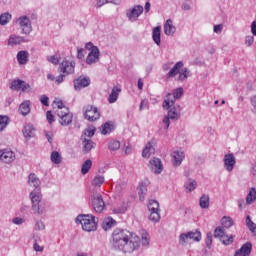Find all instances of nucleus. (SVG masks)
Returning a JSON list of instances; mask_svg holds the SVG:
<instances>
[{
	"label": "nucleus",
	"instance_id": "nucleus-60",
	"mask_svg": "<svg viewBox=\"0 0 256 256\" xmlns=\"http://www.w3.org/2000/svg\"><path fill=\"white\" fill-rule=\"evenodd\" d=\"M78 54H77V57L78 59H83V57H85V54H84V49L83 48H78Z\"/></svg>",
	"mask_w": 256,
	"mask_h": 256
},
{
	"label": "nucleus",
	"instance_id": "nucleus-37",
	"mask_svg": "<svg viewBox=\"0 0 256 256\" xmlns=\"http://www.w3.org/2000/svg\"><path fill=\"white\" fill-rule=\"evenodd\" d=\"M149 220L153 221V223H157L161 219V214H159V211H150L149 212Z\"/></svg>",
	"mask_w": 256,
	"mask_h": 256
},
{
	"label": "nucleus",
	"instance_id": "nucleus-12",
	"mask_svg": "<svg viewBox=\"0 0 256 256\" xmlns=\"http://www.w3.org/2000/svg\"><path fill=\"white\" fill-rule=\"evenodd\" d=\"M19 25L22 29V33H24V35H29V33H31L32 28H31V20H29V17L27 16H21L19 19Z\"/></svg>",
	"mask_w": 256,
	"mask_h": 256
},
{
	"label": "nucleus",
	"instance_id": "nucleus-64",
	"mask_svg": "<svg viewBox=\"0 0 256 256\" xmlns=\"http://www.w3.org/2000/svg\"><path fill=\"white\" fill-rule=\"evenodd\" d=\"M251 32L253 35L256 36V22L255 21H253L251 24Z\"/></svg>",
	"mask_w": 256,
	"mask_h": 256
},
{
	"label": "nucleus",
	"instance_id": "nucleus-26",
	"mask_svg": "<svg viewBox=\"0 0 256 256\" xmlns=\"http://www.w3.org/2000/svg\"><path fill=\"white\" fill-rule=\"evenodd\" d=\"M152 153H155V148L151 142H148L142 151V157H144V159H149Z\"/></svg>",
	"mask_w": 256,
	"mask_h": 256
},
{
	"label": "nucleus",
	"instance_id": "nucleus-16",
	"mask_svg": "<svg viewBox=\"0 0 256 256\" xmlns=\"http://www.w3.org/2000/svg\"><path fill=\"white\" fill-rule=\"evenodd\" d=\"M251 249H253L251 242H246L238 251H236L235 256L251 255Z\"/></svg>",
	"mask_w": 256,
	"mask_h": 256
},
{
	"label": "nucleus",
	"instance_id": "nucleus-40",
	"mask_svg": "<svg viewBox=\"0 0 256 256\" xmlns=\"http://www.w3.org/2000/svg\"><path fill=\"white\" fill-rule=\"evenodd\" d=\"M7 125H9V117L8 116H0V132L3 131Z\"/></svg>",
	"mask_w": 256,
	"mask_h": 256
},
{
	"label": "nucleus",
	"instance_id": "nucleus-56",
	"mask_svg": "<svg viewBox=\"0 0 256 256\" xmlns=\"http://www.w3.org/2000/svg\"><path fill=\"white\" fill-rule=\"evenodd\" d=\"M170 117L165 116L164 119L162 120V123L165 125V129H169V125H171Z\"/></svg>",
	"mask_w": 256,
	"mask_h": 256
},
{
	"label": "nucleus",
	"instance_id": "nucleus-34",
	"mask_svg": "<svg viewBox=\"0 0 256 256\" xmlns=\"http://www.w3.org/2000/svg\"><path fill=\"white\" fill-rule=\"evenodd\" d=\"M105 183V177L103 176H95L92 180V187H101Z\"/></svg>",
	"mask_w": 256,
	"mask_h": 256
},
{
	"label": "nucleus",
	"instance_id": "nucleus-13",
	"mask_svg": "<svg viewBox=\"0 0 256 256\" xmlns=\"http://www.w3.org/2000/svg\"><path fill=\"white\" fill-rule=\"evenodd\" d=\"M143 14V6L136 5L133 9L127 12V17L130 21H137L139 17Z\"/></svg>",
	"mask_w": 256,
	"mask_h": 256
},
{
	"label": "nucleus",
	"instance_id": "nucleus-49",
	"mask_svg": "<svg viewBox=\"0 0 256 256\" xmlns=\"http://www.w3.org/2000/svg\"><path fill=\"white\" fill-rule=\"evenodd\" d=\"M46 119H47L49 125H52L53 123H55V116L53 115V112L47 111L46 112Z\"/></svg>",
	"mask_w": 256,
	"mask_h": 256
},
{
	"label": "nucleus",
	"instance_id": "nucleus-11",
	"mask_svg": "<svg viewBox=\"0 0 256 256\" xmlns=\"http://www.w3.org/2000/svg\"><path fill=\"white\" fill-rule=\"evenodd\" d=\"M92 207L96 213H103L105 209V201H103V196L97 195L92 198Z\"/></svg>",
	"mask_w": 256,
	"mask_h": 256
},
{
	"label": "nucleus",
	"instance_id": "nucleus-2",
	"mask_svg": "<svg viewBox=\"0 0 256 256\" xmlns=\"http://www.w3.org/2000/svg\"><path fill=\"white\" fill-rule=\"evenodd\" d=\"M76 223L81 224L83 231H97V220L91 215H79Z\"/></svg>",
	"mask_w": 256,
	"mask_h": 256
},
{
	"label": "nucleus",
	"instance_id": "nucleus-6",
	"mask_svg": "<svg viewBox=\"0 0 256 256\" xmlns=\"http://www.w3.org/2000/svg\"><path fill=\"white\" fill-rule=\"evenodd\" d=\"M214 237L218 239H222L223 245H231L233 241H235V235L227 236V232H225V228L218 226L214 230Z\"/></svg>",
	"mask_w": 256,
	"mask_h": 256
},
{
	"label": "nucleus",
	"instance_id": "nucleus-18",
	"mask_svg": "<svg viewBox=\"0 0 256 256\" xmlns=\"http://www.w3.org/2000/svg\"><path fill=\"white\" fill-rule=\"evenodd\" d=\"M175 31H177V28L175 27V25H173V20H171V19L166 20V22L164 24L165 35H168L171 37V36L175 35Z\"/></svg>",
	"mask_w": 256,
	"mask_h": 256
},
{
	"label": "nucleus",
	"instance_id": "nucleus-39",
	"mask_svg": "<svg viewBox=\"0 0 256 256\" xmlns=\"http://www.w3.org/2000/svg\"><path fill=\"white\" fill-rule=\"evenodd\" d=\"M148 211H159V202H157V200H150L148 203Z\"/></svg>",
	"mask_w": 256,
	"mask_h": 256
},
{
	"label": "nucleus",
	"instance_id": "nucleus-47",
	"mask_svg": "<svg viewBox=\"0 0 256 256\" xmlns=\"http://www.w3.org/2000/svg\"><path fill=\"white\" fill-rule=\"evenodd\" d=\"M114 224H115V220H113L112 218H108L103 222V229L107 231V229H111Z\"/></svg>",
	"mask_w": 256,
	"mask_h": 256
},
{
	"label": "nucleus",
	"instance_id": "nucleus-44",
	"mask_svg": "<svg viewBox=\"0 0 256 256\" xmlns=\"http://www.w3.org/2000/svg\"><path fill=\"white\" fill-rule=\"evenodd\" d=\"M108 147L110 151H117V149L121 147V143L119 141L113 140L108 143Z\"/></svg>",
	"mask_w": 256,
	"mask_h": 256
},
{
	"label": "nucleus",
	"instance_id": "nucleus-45",
	"mask_svg": "<svg viewBox=\"0 0 256 256\" xmlns=\"http://www.w3.org/2000/svg\"><path fill=\"white\" fill-rule=\"evenodd\" d=\"M11 19V14L4 13L0 16V25H7L9 20Z\"/></svg>",
	"mask_w": 256,
	"mask_h": 256
},
{
	"label": "nucleus",
	"instance_id": "nucleus-62",
	"mask_svg": "<svg viewBox=\"0 0 256 256\" xmlns=\"http://www.w3.org/2000/svg\"><path fill=\"white\" fill-rule=\"evenodd\" d=\"M46 138L50 143H53V133L46 132Z\"/></svg>",
	"mask_w": 256,
	"mask_h": 256
},
{
	"label": "nucleus",
	"instance_id": "nucleus-5",
	"mask_svg": "<svg viewBox=\"0 0 256 256\" xmlns=\"http://www.w3.org/2000/svg\"><path fill=\"white\" fill-rule=\"evenodd\" d=\"M181 97H183V88H177L173 94L168 93L163 102V109H171V107L175 105V101H177V99H181Z\"/></svg>",
	"mask_w": 256,
	"mask_h": 256
},
{
	"label": "nucleus",
	"instance_id": "nucleus-35",
	"mask_svg": "<svg viewBox=\"0 0 256 256\" xmlns=\"http://www.w3.org/2000/svg\"><path fill=\"white\" fill-rule=\"evenodd\" d=\"M93 147H95V143L93 142V140L85 139L83 141V149H84L85 153H89V151H91V149H93Z\"/></svg>",
	"mask_w": 256,
	"mask_h": 256
},
{
	"label": "nucleus",
	"instance_id": "nucleus-28",
	"mask_svg": "<svg viewBox=\"0 0 256 256\" xmlns=\"http://www.w3.org/2000/svg\"><path fill=\"white\" fill-rule=\"evenodd\" d=\"M28 184L30 187H35V189H39V185H41V181L35 174H30L28 177Z\"/></svg>",
	"mask_w": 256,
	"mask_h": 256
},
{
	"label": "nucleus",
	"instance_id": "nucleus-32",
	"mask_svg": "<svg viewBox=\"0 0 256 256\" xmlns=\"http://www.w3.org/2000/svg\"><path fill=\"white\" fill-rule=\"evenodd\" d=\"M171 157L174 161H183L185 159V152L183 150H175L172 152Z\"/></svg>",
	"mask_w": 256,
	"mask_h": 256
},
{
	"label": "nucleus",
	"instance_id": "nucleus-3",
	"mask_svg": "<svg viewBox=\"0 0 256 256\" xmlns=\"http://www.w3.org/2000/svg\"><path fill=\"white\" fill-rule=\"evenodd\" d=\"M188 73L189 71L187 70V68H183V62L180 61L177 62L174 67L168 72L167 77L171 78L179 75L178 81H185V79H187L188 77Z\"/></svg>",
	"mask_w": 256,
	"mask_h": 256
},
{
	"label": "nucleus",
	"instance_id": "nucleus-1",
	"mask_svg": "<svg viewBox=\"0 0 256 256\" xmlns=\"http://www.w3.org/2000/svg\"><path fill=\"white\" fill-rule=\"evenodd\" d=\"M141 243L139 236L125 230H115L112 233V246L123 253H133Z\"/></svg>",
	"mask_w": 256,
	"mask_h": 256
},
{
	"label": "nucleus",
	"instance_id": "nucleus-48",
	"mask_svg": "<svg viewBox=\"0 0 256 256\" xmlns=\"http://www.w3.org/2000/svg\"><path fill=\"white\" fill-rule=\"evenodd\" d=\"M151 241V237L149 236V233L147 231L142 232V245H149V242Z\"/></svg>",
	"mask_w": 256,
	"mask_h": 256
},
{
	"label": "nucleus",
	"instance_id": "nucleus-31",
	"mask_svg": "<svg viewBox=\"0 0 256 256\" xmlns=\"http://www.w3.org/2000/svg\"><path fill=\"white\" fill-rule=\"evenodd\" d=\"M256 201V189L250 188L249 193L246 197V203L247 205H251V203H255Z\"/></svg>",
	"mask_w": 256,
	"mask_h": 256
},
{
	"label": "nucleus",
	"instance_id": "nucleus-57",
	"mask_svg": "<svg viewBox=\"0 0 256 256\" xmlns=\"http://www.w3.org/2000/svg\"><path fill=\"white\" fill-rule=\"evenodd\" d=\"M223 31V24H218L214 26V33H221Z\"/></svg>",
	"mask_w": 256,
	"mask_h": 256
},
{
	"label": "nucleus",
	"instance_id": "nucleus-53",
	"mask_svg": "<svg viewBox=\"0 0 256 256\" xmlns=\"http://www.w3.org/2000/svg\"><path fill=\"white\" fill-rule=\"evenodd\" d=\"M51 161H61V155L57 151L51 153Z\"/></svg>",
	"mask_w": 256,
	"mask_h": 256
},
{
	"label": "nucleus",
	"instance_id": "nucleus-52",
	"mask_svg": "<svg viewBox=\"0 0 256 256\" xmlns=\"http://www.w3.org/2000/svg\"><path fill=\"white\" fill-rule=\"evenodd\" d=\"M95 131L96 129L93 127L87 128L84 132V135H86V137H93V135H95Z\"/></svg>",
	"mask_w": 256,
	"mask_h": 256
},
{
	"label": "nucleus",
	"instance_id": "nucleus-24",
	"mask_svg": "<svg viewBox=\"0 0 256 256\" xmlns=\"http://www.w3.org/2000/svg\"><path fill=\"white\" fill-rule=\"evenodd\" d=\"M21 43H25V38L17 35H11L8 39V45L10 47H15V45H21Z\"/></svg>",
	"mask_w": 256,
	"mask_h": 256
},
{
	"label": "nucleus",
	"instance_id": "nucleus-22",
	"mask_svg": "<svg viewBox=\"0 0 256 256\" xmlns=\"http://www.w3.org/2000/svg\"><path fill=\"white\" fill-rule=\"evenodd\" d=\"M121 92V88H119L118 86H114L112 88V91L110 93V95L108 96V103H116L117 99H119V93Z\"/></svg>",
	"mask_w": 256,
	"mask_h": 256
},
{
	"label": "nucleus",
	"instance_id": "nucleus-50",
	"mask_svg": "<svg viewBox=\"0 0 256 256\" xmlns=\"http://www.w3.org/2000/svg\"><path fill=\"white\" fill-rule=\"evenodd\" d=\"M40 102L42 105H44V107H49V97L47 95H41Z\"/></svg>",
	"mask_w": 256,
	"mask_h": 256
},
{
	"label": "nucleus",
	"instance_id": "nucleus-27",
	"mask_svg": "<svg viewBox=\"0 0 256 256\" xmlns=\"http://www.w3.org/2000/svg\"><path fill=\"white\" fill-rule=\"evenodd\" d=\"M152 39L156 45H161V26H156L153 28Z\"/></svg>",
	"mask_w": 256,
	"mask_h": 256
},
{
	"label": "nucleus",
	"instance_id": "nucleus-36",
	"mask_svg": "<svg viewBox=\"0 0 256 256\" xmlns=\"http://www.w3.org/2000/svg\"><path fill=\"white\" fill-rule=\"evenodd\" d=\"M91 167H93V162L85 161L82 164V168H81L82 175H87V173H89V170L91 169Z\"/></svg>",
	"mask_w": 256,
	"mask_h": 256
},
{
	"label": "nucleus",
	"instance_id": "nucleus-38",
	"mask_svg": "<svg viewBox=\"0 0 256 256\" xmlns=\"http://www.w3.org/2000/svg\"><path fill=\"white\" fill-rule=\"evenodd\" d=\"M200 207L202 209H208L209 207V196L207 195H202L200 198Z\"/></svg>",
	"mask_w": 256,
	"mask_h": 256
},
{
	"label": "nucleus",
	"instance_id": "nucleus-58",
	"mask_svg": "<svg viewBox=\"0 0 256 256\" xmlns=\"http://www.w3.org/2000/svg\"><path fill=\"white\" fill-rule=\"evenodd\" d=\"M85 49H87L88 51L91 52V51H93V49H97V46L93 45V43H91V42H88L85 45Z\"/></svg>",
	"mask_w": 256,
	"mask_h": 256
},
{
	"label": "nucleus",
	"instance_id": "nucleus-7",
	"mask_svg": "<svg viewBox=\"0 0 256 256\" xmlns=\"http://www.w3.org/2000/svg\"><path fill=\"white\" fill-rule=\"evenodd\" d=\"M84 117L87 121H97L99 117H101V113H99V109L93 105H88L84 108Z\"/></svg>",
	"mask_w": 256,
	"mask_h": 256
},
{
	"label": "nucleus",
	"instance_id": "nucleus-15",
	"mask_svg": "<svg viewBox=\"0 0 256 256\" xmlns=\"http://www.w3.org/2000/svg\"><path fill=\"white\" fill-rule=\"evenodd\" d=\"M90 84H91V80L89 78L80 76L74 80V89L76 91H80V89L89 87Z\"/></svg>",
	"mask_w": 256,
	"mask_h": 256
},
{
	"label": "nucleus",
	"instance_id": "nucleus-33",
	"mask_svg": "<svg viewBox=\"0 0 256 256\" xmlns=\"http://www.w3.org/2000/svg\"><path fill=\"white\" fill-rule=\"evenodd\" d=\"M233 219H231V217L229 216H224L221 219V225L224 227V229H229L230 227H233Z\"/></svg>",
	"mask_w": 256,
	"mask_h": 256
},
{
	"label": "nucleus",
	"instance_id": "nucleus-54",
	"mask_svg": "<svg viewBox=\"0 0 256 256\" xmlns=\"http://www.w3.org/2000/svg\"><path fill=\"white\" fill-rule=\"evenodd\" d=\"M212 243H213V234H211V232H209L207 234V238H206L207 247H211Z\"/></svg>",
	"mask_w": 256,
	"mask_h": 256
},
{
	"label": "nucleus",
	"instance_id": "nucleus-21",
	"mask_svg": "<svg viewBox=\"0 0 256 256\" xmlns=\"http://www.w3.org/2000/svg\"><path fill=\"white\" fill-rule=\"evenodd\" d=\"M148 167H150L151 171L156 175H159L163 171V164L161 161H152L149 162Z\"/></svg>",
	"mask_w": 256,
	"mask_h": 256
},
{
	"label": "nucleus",
	"instance_id": "nucleus-23",
	"mask_svg": "<svg viewBox=\"0 0 256 256\" xmlns=\"http://www.w3.org/2000/svg\"><path fill=\"white\" fill-rule=\"evenodd\" d=\"M17 61L19 65H27L29 61V52L22 50L17 53Z\"/></svg>",
	"mask_w": 256,
	"mask_h": 256
},
{
	"label": "nucleus",
	"instance_id": "nucleus-4",
	"mask_svg": "<svg viewBox=\"0 0 256 256\" xmlns=\"http://www.w3.org/2000/svg\"><path fill=\"white\" fill-rule=\"evenodd\" d=\"M30 199L32 203V211L34 213L41 214L43 211H45V207H43V204H41V190L37 189L30 193Z\"/></svg>",
	"mask_w": 256,
	"mask_h": 256
},
{
	"label": "nucleus",
	"instance_id": "nucleus-43",
	"mask_svg": "<svg viewBox=\"0 0 256 256\" xmlns=\"http://www.w3.org/2000/svg\"><path fill=\"white\" fill-rule=\"evenodd\" d=\"M100 132L102 135H107V133H111V124L109 122L103 124L100 128Z\"/></svg>",
	"mask_w": 256,
	"mask_h": 256
},
{
	"label": "nucleus",
	"instance_id": "nucleus-10",
	"mask_svg": "<svg viewBox=\"0 0 256 256\" xmlns=\"http://www.w3.org/2000/svg\"><path fill=\"white\" fill-rule=\"evenodd\" d=\"M59 69L64 75H71V73H75V62L63 60L59 65Z\"/></svg>",
	"mask_w": 256,
	"mask_h": 256
},
{
	"label": "nucleus",
	"instance_id": "nucleus-63",
	"mask_svg": "<svg viewBox=\"0 0 256 256\" xmlns=\"http://www.w3.org/2000/svg\"><path fill=\"white\" fill-rule=\"evenodd\" d=\"M33 247H34V250L36 251H39V252L43 251V246L39 245L37 242L34 243Z\"/></svg>",
	"mask_w": 256,
	"mask_h": 256
},
{
	"label": "nucleus",
	"instance_id": "nucleus-51",
	"mask_svg": "<svg viewBox=\"0 0 256 256\" xmlns=\"http://www.w3.org/2000/svg\"><path fill=\"white\" fill-rule=\"evenodd\" d=\"M224 167L227 171H233V167H235V161H226Z\"/></svg>",
	"mask_w": 256,
	"mask_h": 256
},
{
	"label": "nucleus",
	"instance_id": "nucleus-9",
	"mask_svg": "<svg viewBox=\"0 0 256 256\" xmlns=\"http://www.w3.org/2000/svg\"><path fill=\"white\" fill-rule=\"evenodd\" d=\"M14 91H23L24 93H29L31 91V85L23 80H14L10 86Z\"/></svg>",
	"mask_w": 256,
	"mask_h": 256
},
{
	"label": "nucleus",
	"instance_id": "nucleus-20",
	"mask_svg": "<svg viewBox=\"0 0 256 256\" xmlns=\"http://www.w3.org/2000/svg\"><path fill=\"white\" fill-rule=\"evenodd\" d=\"M170 109L168 111V116L170 119H180L181 117V106H175L173 105L172 107L168 108Z\"/></svg>",
	"mask_w": 256,
	"mask_h": 256
},
{
	"label": "nucleus",
	"instance_id": "nucleus-25",
	"mask_svg": "<svg viewBox=\"0 0 256 256\" xmlns=\"http://www.w3.org/2000/svg\"><path fill=\"white\" fill-rule=\"evenodd\" d=\"M19 113L21 115H29L31 113V101H25L19 106Z\"/></svg>",
	"mask_w": 256,
	"mask_h": 256
},
{
	"label": "nucleus",
	"instance_id": "nucleus-30",
	"mask_svg": "<svg viewBox=\"0 0 256 256\" xmlns=\"http://www.w3.org/2000/svg\"><path fill=\"white\" fill-rule=\"evenodd\" d=\"M23 135H24V137H26V139L35 137V127H33V125L27 124L24 127Z\"/></svg>",
	"mask_w": 256,
	"mask_h": 256
},
{
	"label": "nucleus",
	"instance_id": "nucleus-46",
	"mask_svg": "<svg viewBox=\"0 0 256 256\" xmlns=\"http://www.w3.org/2000/svg\"><path fill=\"white\" fill-rule=\"evenodd\" d=\"M47 61H49V63H52L53 65H59V62L61 61V56H47Z\"/></svg>",
	"mask_w": 256,
	"mask_h": 256
},
{
	"label": "nucleus",
	"instance_id": "nucleus-61",
	"mask_svg": "<svg viewBox=\"0 0 256 256\" xmlns=\"http://www.w3.org/2000/svg\"><path fill=\"white\" fill-rule=\"evenodd\" d=\"M224 161H235V156L233 154H226Z\"/></svg>",
	"mask_w": 256,
	"mask_h": 256
},
{
	"label": "nucleus",
	"instance_id": "nucleus-8",
	"mask_svg": "<svg viewBox=\"0 0 256 256\" xmlns=\"http://www.w3.org/2000/svg\"><path fill=\"white\" fill-rule=\"evenodd\" d=\"M58 117L60 125L67 126L73 123V114L69 112V109L64 108V112L59 110Z\"/></svg>",
	"mask_w": 256,
	"mask_h": 256
},
{
	"label": "nucleus",
	"instance_id": "nucleus-19",
	"mask_svg": "<svg viewBox=\"0 0 256 256\" xmlns=\"http://www.w3.org/2000/svg\"><path fill=\"white\" fill-rule=\"evenodd\" d=\"M15 159V152L9 149L0 150V161H13Z\"/></svg>",
	"mask_w": 256,
	"mask_h": 256
},
{
	"label": "nucleus",
	"instance_id": "nucleus-17",
	"mask_svg": "<svg viewBox=\"0 0 256 256\" xmlns=\"http://www.w3.org/2000/svg\"><path fill=\"white\" fill-rule=\"evenodd\" d=\"M99 61V48H94L91 52H89L86 63L88 65H93V63H97Z\"/></svg>",
	"mask_w": 256,
	"mask_h": 256
},
{
	"label": "nucleus",
	"instance_id": "nucleus-42",
	"mask_svg": "<svg viewBox=\"0 0 256 256\" xmlns=\"http://www.w3.org/2000/svg\"><path fill=\"white\" fill-rule=\"evenodd\" d=\"M246 225H247L248 229L251 231V233H255L256 224H255V222H253V221L251 220V217H250V216H247V217H246Z\"/></svg>",
	"mask_w": 256,
	"mask_h": 256
},
{
	"label": "nucleus",
	"instance_id": "nucleus-55",
	"mask_svg": "<svg viewBox=\"0 0 256 256\" xmlns=\"http://www.w3.org/2000/svg\"><path fill=\"white\" fill-rule=\"evenodd\" d=\"M64 80H65V74H60L54 82L56 85H61V83H63Z\"/></svg>",
	"mask_w": 256,
	"mask_h": 256
},
{
	"label": "nucleus",
	"instance_id": "nucleus-59",
	"mask_svg": "<svg viewBox=\"0 0 256 256\" xmlns=\"http://www.w3.org/2000/svg\"><path fill=\"white\" fill-rule=\"evenodd\" d=\"M253 41H254L253 36H247L245 43H246V45H248V47H249V46L253 45Z\"/></svg>",
	"mask_w": 256,
	"mask_h": 256
},
{
	"label": "nucleus",
	"instance_id": "nucleus-29",
	"mask_svg": "<svg viewBox=\"0 0 256 256\" xmlns=\"http://www.w3.org/2000/svg\"><path fill=\"white\" fill-rule=\"evenodd\" d=\"M53 105H54V109H57L56 110L57 115L59 114V111L65 112V109H69V108H67V106H65L63 101L60 100L59 98H56L53 101Z\"/></svg>",
	"mask_w": 256,
	"mask_h": 256
},
{
	"label": "nucleus",
	"instance_id": "nucleus-14",
	"mask_svg": "<svg viewBox=\"0 0 256 256\" xmlns=\"http://www.w3.org/2000/svg\"><path fill=\"white\" fill-rule=\"evenodd\" d=\"M191 239L192 241H201V232H188L187 234L180 235V241L182 243H187Z\"/></svg>",
	"mask_w": 256,
	"mask_h": 256
},
{
	"label": "nucleus",
	"instance_id": "nucleus-41",
	"mask_svg": "<svg viewBox=\"0 0 256 256\" xmlns=\"http://www.w3.org/2000/svg\"><path fill=\"white\" fill-rule=\"evenodd\" d=\"M197 187V182L195 180H189L186 184H185V189L186 191H195Z\"/></svg>",
	"mask_w": 256,
	"mask_h": 256
}]
</instances>
